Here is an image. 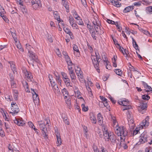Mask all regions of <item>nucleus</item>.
Instances as JSON below:
<instances>
[{
	"label": "nucleus",
	"mask_w": 152,
	"mask_h": 152,
	"mask_svg": "<svg viewBox=\"0 0 152 152\" xmlns=\"http://www.w3.org/2000/svg\"><path fill=\"white\" fill-rule=\"evenodd\" d=\"M50 122V120H48L47 119H45L44 121H38V125L42 130L43 136L44 138H46L48 137L47 127L49 126V123Z\"/></svg>",
	"instance_id": "nucleus-1"
},
{
	"label": "nucleus",
	"mask_w": 152,
	"mask_h": 152,
	"mask_svg": "<svg viewBox=\"0 0 152 152\" xmlns=\"http://www.w3.org/2000/svg\"><path fill=\"white\" fill-rule=\"evenodd\" d=\"M115 132L118 136H120L121 140H123L121 136H123L124 137H125L128 135L127 130L124 126H121L119 127V129H116Z\"/></svg>",
	"instance_id": "nucleus-2"
},
{
	"label": "nucleus",
	"mask_w": 152,
	"mask_h": 152,
	"mask_svg": "<svg viewBox=\"0 0 152 152\" xmlns=\"http://www.w3.org/2000/svg\"><path fill=\"white\" fill-rule=\"evenodd\" d=\"M110 135L109 140H110L111 143L110 144L113 145H115V144H117L119 142V139L113 133H110Z\"/></svg>",
	"instance_id": "nucleus-3"
},
{
	"label": "nucleus",
	"mask_w": 152,
	"mask_h": 152,
	"mask_svg": "<svg viewBox=\"0 0 152 152\" xmlns=\"http://www.w3.org/2000/svg\"><path fill=\"white\" fill-rule=\"evenodd\" d=\"M126 115L129 126H131L132 127H134V121L132 113L130 111L128 110L126 113Z\"/></svg>",
	"instance_id": "nucleus-4"
},
{
	"label": "nucleus",
	"mask_w": 152,
	"mask_h": 152,
	"mask_svg": "<svg viewBox=\"0 0 152 152\" xmlns=\"http://www.w3.org/2000/svg\"><path fill=\"white\" fill-rule=\"evenodd\" d=\"M11 105V108L13 112H10V113H11L13 115H15V114H17L19 111V107L15 102H12Z\"/></svg>",
	"instance_id": "nucleus-5"
},
{
	"label": "nucleus",
	"mask_w": 152,
	"mask_h": 152,
	"mask_svg": "<svg viewBox=\"0 0 152 152\" xmlns=\"http://www.w3.org/2000/svg\"><path fill=\"white\" fill-rule=\"evenodd\" d=\"M29 57H30L31 59L30 60V62L28 61V62L29 64H30V62L32 65L34 66V64L33 63L34 61L37 63H38L39 62L37 56L34 52L33 53H31L29 54Z\"/></svg>",
	"instance_id": "nucleus-6"
},
{
	"label": "nucleus",
	"mask_w": 152,
	"mask_h": 152,
	"mask_svg": "<svg viewBox=\"0 0 152 152\" xmlns=\"http://www.w3.org/2000/svg\"><path fill=\"white\" fill-rule=\"evenodd\" d=\"M91 59L94 68L96 69L97 72L99 73L100 71L99 69V63L100 62L96 61V60L95 59V58L91 57Z\"/></svg>",
	"instance_id": "nucleus-7"
},
{
	"label": "nucleus",
	"mask_w": 152,
	"mask_h": 152,
	"mask_svg": "<svg viewBox=\"0 0 152 152\" xmlns=\"http://www.w3.org/2000/svg\"><path fill=\"white\" fill-rule=\"evenodd\" d=\"M77 68L76 69L75 67V72L76 73L78 77V78L79 79L80 78L82 79L83 76V72L81 71V69L79 67L77 66H76Z\"/></svg>",
	"instance_id": "nucleus-8"
},
{
	"label": "nucleus",
	"mask_w": 152,
	"mask_h": 152,
	"mask_svg": "<svg viewBox=\"0 0 152 152\" xmlns=\"http://www.w3.org/2000/svg\"><path fill=\"white\" fill-rule=\"evenodd\" d=\"M98 122L99 125L103 126L104 124H103V117L101 113H99L97 115Z\"/></svg>",
	"instance_id": "nucleus-9"
},
{
	"label": "nucleus",
	"mask_w": 152,
	"mask_h": 152,
	"mask_svg": "<svg viewBox=\"0 0 152 152\" xmlns=\"http://www.w3.org/2000/svg\"><path fill=\"white\" fill-rule=\"evenodd\" d=\"M143 86L144 88V91L146 93H147L148 94H149L150 93V90L151 89V87L144 81H143Z\"/></svg>",
	"instance_id": "nucleus-10"
},
{
	"label": "nucleus",
	"mask_w": 152,
	"mask_h": 152,
	"mask_svg": "<svg viewBox=\"0 0 152 152\" xmlns=\"http://www.w3.org/2000/svg\"><path fill=\"white\" fill-rule=\"evenodd\" d=\"M14 122L19 126H23L25 124V122L20 119H15L14 120Z\"/></svg>",
	"instance_id": "nucleus-11"
},
{
	"label": "nucleus",
	"mask_w": 152,
	"mask_h": 152,
	"mask_svg": "<svg viewBox=\"0 0 152 152\" xmlns=\"http://www.w3.org/2000/svg\"><path fill=\"white\" fill-rule=\"evenodd\" d=\"M62 1L63 5L65 8L66 12H69V6L68 2L66 0H62Z\"/></svg>",
	"instance_id": "nucleus-12"
},
{
	"label": "nucleus",
	"mask_w": 152,
	"mask_h": 152,
	"mask_svg": "<svg viewBox=\"0 0 152 152\" xmlns=\"http://www.w3.org/2000/svg\"><path fill=\"white\" fill-rule=\"evenodd\" d=\"M149 117L147 116L145 120H143V127L145 128L147 127L149 125Z\"/></svg>",
	"instance_id": "nucleus-13"
},
{
	"label": "nucleus",
	"mask_w": 152,
	"mask_h": 152,
	"mask_svg": "<svg viewBox=\"0 0 152 152\" xmlns=\"http://www.w3.org/2000/svg\"><path fill=\"white\" fill-rule=\"evenodd\" d=\"M26 49L27 50L28 53L29 54L33 53L32 51V50L33 49L32 47L29 44H26Z\"/></svg>",
	"instance_id": "nucleus-14"
},
{
	"label": "nucleus",
	"mask_w": 152,
	"mask_h": 152,
	"mask_svg": "<svg viewBox=\"0 0 152 152\" xmlns=\"http://www.w3.org/2000/svg\"><path fill=\"white\" fill-rule=\"evenodd\" d=\"M134 6H130L126 7L123 10V12L126 13L129 12L132 10L134 9Z\"/></svg>",
	"instance_id": "nucleus-15"
},
{
	"label": "nucleus",
	"mask_w": 152,
	"mask_h": 152,
	"mask_svg": "<svg viewBox=\"0 0 152 152\" xmlns=\"http://www.w3.org/2000/svg\"><path fill=\"white\" fill-rule=\"evenodd\" d=\"M9 63L10 64V67L12 70L13 71L14 74L15 72H16V68L15 67V64L12 61L9 62Z\"/></svg>",
	"instance_id": "nucleus-16"
},
{
	"label": "nucleus",
	"mask_w": 152,
	"mask_h": 152,
	"mask_svg": "<svg viewBox=\"0 0 152 152\" xmlns=\"http://www.w3.org/2000/svg\"><path fill=\"white\" fill-rule=\"evenodd\" d=\"M139 101V104L137 106V108L139 112L141 113L142 114V101L141 100Z\"/></svg>",
	"instance_id": "nucleus-17"
},
{
	"label": "nucleus",
	"mask_w": 152,
	"mask_h": 152,
	"mask_svg": "<svg viewBox=\"0 0 152 152\" xmlns=\"http://www.w3.org/2000/svg\"><path fill=\"white\" fill-rule=\"evenodd\" d=\"M145 12L146 13L148 14H152V6H149L146 8Z\"/></svg>",
	"instance_id": "nucleus-18"
},
{
	"label": "nucleus",
	"mask_w": 152,
	"mask_h": 152,
	"mask_svg": "<svg viewBox=\"0 0 152 152\" xmlns=\"http://www.w3.org/2000/svg\"><path fill=\"white\" fill-rule=\"evenodd\" d=\"M73 49L74 51V54H75V51H76L77 53V54L76 55V56H79L80 55V51L77 46V45H74L73 47Z\"/></svg>",
	"instance_id": "nucleus-19"
},
{
	"label": "nucleus",
	"mask_w": 152,
	"mask_h": 152,
	"mask_svg": "<svg viewBox=\"0 0 152 152\" xmlns=\"http://www.w3.org/2000/svg\"><path fill=\"white\" fill-rule=\"evenodd\" d=\"M63 80L67 87H69L72 86V85H71L70 81L69 78L64 79Z\"/></svg>",
	"instance_id": "nucleus-20"
},
{
	"label": "nucleus",
	"mask_w": 152,
	"mask_h": 152,
	"mask_svg": "<svg viewBox=\"0 0 152 152\" xmlns=\"http://www.w3.org/2000/svg\"><path fill=\"white\" fill-rule=\"evenodd\" d=\"M31 90L33 91V92H32V93L33 94V98L34 100V96H36L35 99L36 100H39V99L38 94L36 93L34 89L31 88Z\"/></svg>",
	"instance_id": "nucleus-21"
},
{
	"label": "nucleus",
	"mask_w": 152,
	"mask_h": 152,
	"mask_svg": "<svg viewBox=\"0 0 152 152\" xmlns=\"http://www.w3.org/2000/svg\"><path fill=\"white\" fill-rule=\"evenodd\" d=\"M104 138L106 141H109V138L108 137H109L110 135V133H109L108 132H104L103 134Z\"/></svg>",
	"instance_id": "nucleus-22"
},
{
	"label": "nucleus",
	"mask_w": 152,
	"mask_h": 152,
	"mask_svg": "<svg viewBox=\"0 0 152 152\" xmlns=\"http://www.w3.org/2000/svg\"><path fill=\"white\" fill-rule=\"evenodd\" d=\"M54 15L55 19H56L58 21H59V23H60L61 21L60 20V16L58 15V13L57 11H55L53 13Z\"/></svg>",
	"instance_id": "nucleus-23"
},
{
	"label": "nucleus",
	"mask_w": 152,
	"mask_h": 152,
	"mask_svg": "<svg viewBox=\"0 0 152 152\" xmlns=\"http://www.w3.org/2000/svg\"><path fill=\"white\" fill-rule=\"evenodd\" d=\"M69 73L71 77V79L72 80H75L76 78V76L73 71H70L69 72Z\"/></svg>",
	"instance_id": "nucleus-24"
},
{
	"label": "nucleus",
	"mask_w": 152,
	"mask_h": 152,
	"mask_svg": "<svg viewBox=\"0 0 152 152\" xmlns=\"http://www.w3.org/2000/svg\"><path fill=\"white\" fill-rule=\"evenodd\" d=\"M55 93L56 94H59L60 93V91L57 85L56 86L52 87Z\"/></svg>",
	"instance_id": "nucleus-25"
},
{
	"label": "nucleus",
	"mask_w": 152,
	"mask_h": 152,
	"mask_svg": "<svg viewBox=\"0 0 152 152\" xmlns=\"http://www.w3.org/2000/svg\"><path fill=\"white\" fill-rule=\"evenodd\" d=\"M21 10L24 14H26L27 12V10L25 6L22 5L20 7Z\"/></svg>",
	"instance_id": "nucleus-26"
},
{
	"label": "nucleus",
	"mask_w": 152,
	"mask_h": 152,
	"mask_svg": "<svg viewBox=\"0 0 152 152\" xmlns=\"http://www.w3.org/2000/svg\"><path fill=\"white\" fill-rule=\"evenodd\" d=\"M33 8L35 10H36L39 7H42V5L41 3H37L32 6Z\"/></svg>",
	"instance_id": "nucleus-27"
},
{
	"label": "nucleus",
	"mask_w": 152,
	"mask_h": 152,
	"mask_svg": "<svg viewBox=\"0 0 152 152\" xmlns=\"http://www.w3.org/2000/svg\"><path fill=\"white\" fill-rule=\"evenodd\" d=\"M132 40L133 45L135 49L137 50L138 49V45L135 40L132 37Z\"/></svg>",
	"instance_id": "nucleus-28"
},
{
	"label": "nucleus",
	"mask_w": 152,
	"mask_h": 152,
	"mask_svg": "<svg viewBox=\"0 0 152 152\" xmlns=\"http://www.w3.org/2000/svg\"><path fill=\"white\" fill-rule=\"evenodd\" d=\"M25 75L27 77V78L30 80H31V79L33 78V76L32 75L31 73L30 72H29L27 71L25 72Z\"/></svg>",
	"instance_id": "nucleus-29"
},
{
	"label": "nucleus",
	"mask_w": 152,
	"mask_h": 152,
	"mask_svg": "<svg viewBox=\"0 0 152 152\" xmlns=\"http://www.w3.org/2000/svg\"><path fill=\"white\" fill-rule=\"evenodd\" d=\"M65 59L68 66H70L72 65L73 64L72 63V61H71L69 57Z\"/></svg>",
	"instance_id": "nucleus-30"
},
{
	"label": "nucleus",
	"mask_w": 152,
	"mask_h": 152,
	"mask_svg": "<svg viewBox=\"0 0 152 152\" xmlns=\"http://www.w3.org/2000/svg\"><path fill=\"white\" fill-rule=\"evenodd\" d=\"M152 2V0H143V4L150 5Z\"/></svg>",
	"instance_id": "nucleus-31"
},
{
	"label": "nucleus",
	"mask_w": 152,
	"mask_h": 152,
	"mask_svg": "<svg viewBox=\"0 0 152 152\" xmlns=\"http://www.w3.org/2000/svg\"><path fill=\"white\" fill-rule=\"evenodd\" d=\"M90 119L93 123L96 124V118L93 115L92 116H90Z\"/></svg>",
	"instance_id": "nucleus-32"
},
{
	"label": "nucleus",
	"mask_w": 152,
	"mask_h": 152,
	"mask_svg": "<svg viewBox=\"0 0 152 152\" xmlns=\"http://www.w3.org/2000/svg\"><path fill=\"white\" fill-rule=\"evenodd\" d=\"M91 36L94 39H96L97 37L95 36L96 33L94 28H93L92 31L91 33Z\"/></svg>",
	"instance_id": "nucleus-33"
},
{
	"label": "nucleus",
	"mask_w": 152,
	"mask_h": 152,
	"mask_svg": "<svg viewBox=\"0 0 152 152\" xmlns=\"http://www.w3.org/2000/svg\"><path fill=\"white\" fill-rule=\"evenodd\" d=\"M115 72L118 75L121 76L122 74L121 70L120 69H116L114 70Z\"/></svg>",
	"instance_id": "nucleus-34"
},
{
	"label": "nucleus",
	"mask_w": 152,
	"mask_h": 152,
	"mask_svg": "<svg viewBox=\"0 0 152 152\" xmlns=\"http://www.w3.org/2000/svg\"><path fill=\"white\" fill-rule=\"evenodd\" d=\"M143 34H145L148 37H152V35L150 34V32L146 30L143 28Z\"/></svg>",
	"instance_id": "nucleus-35"
},
{
	"label": "nucleus",
	"mask_w": 152,
	"mask_h": 152,
	"mask_svg": "<svg viewBox=\"0 0 152 152\" xmlns=\"http://www.w3.org/2000/svg\"><path fill=\"white\" fill-rule=\"evenodd\" d=\"M128 104L129 103L128 102V104H125V105H124V107L123 108V111H124L126 110H128L132 108L131 106L129 105H128Z\"/></svg>",
	"instance_id": "nucleus-36"
},
{
	"label": "nucleus",
	"mask_w": 152,
	"mask_h": 152,
	"mask_svg": "<svg viewBox=\"0 0 152 152\" xmlns=\"http://www.w3.org/2000/svg\"><path fill=\"white\" fill-rule=\"evenodd\" d=\"M142 134H141L139 138L140 139L139 140V141L135 145L136 146H138L140 145L142 143Z\"/></svg>",
	"instance_id": "nucleus-37"
},
{
	"label": "nucleus",
	"mask_w": 152,
	"mask_h": 152,
	"mask_svg": "<svg viewBox=\"0 0 152 152\" xmlns=\"http://www.w3.org/2000/svg\"><path fill=\"white\" fill-rule=\"evenodd\" d=\"M147 103L146 102H144L143 101V113L145 111H146L147 110Z\"/></svg>",
	"instance_id": "nucleus-38"
},
{
	"label": "nucleus",
	"mask_w": 152,
	"mask_h": 152,
	"mask_svg": "<svg viewBox=\"0 0 152 152\" xmlns=\"http://www.w3.org/2000/svg\"><path fill=\"white\" fill-rule=\"evenodd\" d=\"M129 101L128 100H123L121 102H118L119 104L123 106L125 105V104H127L128 102H129Z\"/></svg>",
	"instance_id": "nucleus-39"
},
{
	"label": "nucleus",
	"mask_w": 152,
	"mask_h": 152,
	"mask_svg": "<svg viewBox=\"0 0 152 152\" xmlns=\"http://www.w3.org/2000/svg\"><path fill=\"white\" fill-rule=\"evenodd\" d=\"M61 92L64 96L65 95H69L68 91L65 88H64L61 91Z\"/></svg>",
	"instance_id": "nucleus-40"
},
{
	"label": "nucleus",
	"mask_w": 152,
	"mask_h": 152,
	"mask_svg": "<svg viewBox=\"0 0 152 152\" xmlns=\"http://www.w3.org/2000/svg\"><path fill=\"white\" fill-rule=\"evenodd\" d=\"M82 110L84 112H86L88 111V107H85L84 104H83L81 105Z\"/></svg>",
	"instance_id": "nucleus-41"
},
{
	"label": "nucleus",
	"mask_w": 152,
	"mask_h": 152,
	"mask_svg": "<svg viewBox=\"0 0 152 152\" xmlns=\"http://www.w3.org/2000/svg\"><path fill=\"white\" fill-rule=\"evenodd\" d=\"M4 124L6 130L7 132H10L11 131V129L10 128L9 124L6 122L4 123Z\"/></svg>",
	"instance_id": "nucleus-42"
},
{
	"label": "nucleus",
	"mask_w": 152,
	"mask_h": 152,
	"mask_svg": "<svg viewBox=\"0 0 152 152\" xmlns=\"http://www.w3.org/2000/svg\"><path fill=\"white\" fill-rule=\"evenodd\" d=\"M147 93L143 95V100H148L150 99V96L148 95Z\"/></svg>",
	"instance_id": "nucleus-43"
},
{
	"label": "nucleus",
	"mask_w": 152,
	"mask_h": 152,
	"mask_svg": "<svg viewBox=\"0 0 152 152\" xmlns=\"http://www.w3.org/2000/svg\"><path fill=\"white\" fill-rule=\"evenodd\" d=\"M61 74L62 76L63 80L64 79H65L68 78L67 74L64 72H61Z\"/></svg>",
	"instance_id": "nucleus-44"
},
{
	"label": "nucleus",
	"mask_w": 152,
	"mask_h": 152,
	"mask_svg": "<svg viewBox=\"0 0 152 152\" xmlns=\"http://www.w3.org/2000/svg\"><path fill=\"white\" fill-rule=\"evenodd\" d=\"M58 138H56L57 139V144H58L57 145V146H59L61 144L62 142L61 141V136L60 137H58Z\"/></svg>",
	"instance_id": "nucleus-45"
},
{
	"label": "nucleus",
	"mask_w": 152,
	"mask_h": 152,
	"mask_svg": "<svg viewBox=\"0 0 152 152\" xmlns=\"http://www.w3.org/2000/svg\"><path fill=\"white\" fill-rule=\"evenodd\" d=\"M11 82L12 88H16L17 86V84L14 80L10 81Z\"/></svg>",
	"instance_id": "nucleus-46"
},
{
	"label": "nucleus",
	"mask_w": 152,
	"mask_h": 152,
	"mask_svg": "<svg viewBox=\"0 0 152 152\" xmlns=\"http://www.w3.org/2000/svg\"><path fill=\"white\" fill-rule=\"evenodd\" d=\"M63 29L65 32L68 34H71V31L70 30L69 28H65V27L63 28Z\"/></svg>",
	"instance_id": "nucleus-47"
},
{
	"label": "nucleus",
	"mask_w": 152,
	"mask_h": 152,
	"mask_svg": "<svg viewBox=\"0 0 152 152\" xmlns=\"http://www.w3.org/2000/svg\"><path fill=\"white\" fill-rule=\"evenodd\" d=\"M140 130L139 128H137L135 130H134L133 133L132 134V136H134V135L137 134L139 132H140Z\"/></svg>",
	"instance_id": "nucleus-48"
},
{
	"label": "nucleus",
	"mask_w": 152,
	"mask_h": 152,
	"mask_svg": "<svg viewBox=\"0 0 152 152\" xmlns=\"http://www.w3.org/2000/svg\"><path fill=\"white\" fill-rule=\"evenodd\" d=\"M120 145H121V146L123 147L124 149H126L128 148V146L126 143L122 144V141H121L120 142Z\"/></svg>",
	"instance_id": "nucleus-49"
},
{
	"label": "nucleus",
	"mask_w": 152,
	"mask_h": 152,
	"mask_svg": "<svg viewBox=\"0 0 152 152\" xmlns=\"http://www.w3.org/2000/svg\"><path fill=\"white\" fill-rule=\"evenodd\" d=\"M114 4H113V5L115 6L116 7H120L121 6V4L120 3L117 1H114Z\"/></svg>",
	"instance_id": "nucleus-50"
},
{
	"label": "nucleus",
	"mask_w": 152,
	"mask_h": 152,
	"mask_svg": "<svg viewBox=\"0 0 152 152\" xmlns=\"http://www.w3.org/2000/svg\"><path fill=\"white\" fill-rule=\"evenodd\" d=\"M97 20H95V21H93V24L94 26H97L99 27V28L100 29V27L99 23H98Z\"/></svg>",
	"instance_id": "nucleus-51"
},
{
	"label": "nucleus",
	"mask_w": 152,
	"mask_h": 152,
	"mask_svg": "<svg viewBox=\"0 0 152 152\" xmlns=\"http://www.w3.org/2000/svg\"><path fill=\"white\" fill-rule=\"evenodd\" d=\"M56 81L58 82L59 84L61 85V82L62 81V80L60 78V77L59 76H56Z\"/></svg>",
	"instance_id": "nucleus-52"
},
{
	"label": "nucleus",
	"mask_w": 152,
	"mask_h": 152,
	"mask_svg": "<svg viewBox=\"0 0 152 152\" xmlns=\"http://www.w3.org/2000/svg\"><path fill=\"white\" fill-rule=\"evenodd\" d=\"M74 19L72 16H70L69 17V23L71 25L74 23Z\"/></svg>",
	"instance_id": "nucleus-53"
},
{
	"label": "nucleus",
	"mask_w": 152,
	"mask_h": 152,
	"mask_svg": "<svg viewBox=\"0 0 152 152\" xmlns=\"http://www.w3.org/2000/svg\"><path fill=\"white\" fill-rule=\"evenodd\" d=\"M63 118V121L67 125H69V121L67 117H64V118Z\"/></svg>",
	"instance_id": "nucleus-54"
},
{
	"label": "nucleus",
	"mask_w": 152,
	"mask_h": 152,
	"mask_svg": "<svg viewBox=\"0 0 152 152\" xmlns=\"http://www.w3.org/2000/svg\"><path fill=\"white\" fill-rule=\"evenodd\" d=\"M104 102L103 103L104 104V105L105 107H106V108L108 109V110H110V106L108 105V102H107V100L105 101V102Z\"/></svg>",
	"instance_id": "nucleus-55"
},
{
	"label": "nucleus",
	"mask_w": 152,
	"mask_h": 152,
	"mask_svg": "<svg viewBox=\"0 0 152 152\" xmlns=\"http://www.w3.org/2000/svg\"><path fill=\"white\" fill-rule=\"evenodd\" d=\"M65 102L69 106L71 105V101L70 98H69L67 99L66 100Z\"/></svg>",
	"instance_id": "nucleus-56"
},
{
	"label": "nucleus",
	"mask_w": 152,
	"mask_h": 152,
	"mask_svg": "<svg viewBox=\"0 0 152 152\" xmlns=\"http://www.w3.org/2000/svg\"><path fill=\"white\" fill-rule=\"evenodd\" d=\"M116 24H115V25L116 27L117 28V29H118V31L121 32V30H122V28L120 26H119L118 22H117L116 23Z\"/></svg>",
	"instance_id": "nucleus-57"
},
{
	"label": "nucleus",
	"mask_w": 152,
	"mask_h": 152,
	"mask_svg": "<svg viewBox=\"0 0 152 152\" xmlns=\"http://www.w3.org/2000/svg\"><path fill=\"white\" fill-rule=\"evenodd\" d=\"M8 148L9 151H10L11 152H13V146L11 145L10 144H9L8 146Z\"/></svg>",
	"instance_id": "nucleus-58"
},
{
	"label": "nucleus",
	"mask_w": 152,
	"mask_h": 152,
	"mask_svg": "<svg viewBox=\"0 0 152 152\" xmlns=\"http://www.w3.org/2000/svg\"><path fill=\"white\" fill-rule=\"evenodd\" d=\"M73 16L76 19H78V18H80V17L77 15V12L76 11H75V12H74Z\"/></svg>",
	"instance_id": "nucleus-59"
},
{
	"label": "nucleus",
	"mask_w": 152,
	"mask_h": 152,
	"mask_svg": "<svg viewBox=\"0 0 152 152\" xmlns=\"http://www.w3.org/2000/svg\"><path fill=\"white\" fill-rule=\"evenodd\" d=\"M134 6H139L141 5V1L138 2H135L133 4Z\"/></svg>",
	"instance_id": "nucleus-60"
},
{
	"label": "nucleus",
	"mask_w": 152,
	"mask_h": 152,
	"mask_svg": "<svg viewBox=\"0 0 152 152\" xmlns=\"http://www.w3.org/2000/svg\"><path fill=\"white\" fill-rule=\"evenodd\" d=\"M118 49H119L120 51H121L124 55L125 54V52H124V50L125 49H124L121 46H120V47L118 48Z\"/></svg>",
	"instance_id": "nucleus-61"
},
{
	"label": "nucleus",
	"mask_w": 152,
	"mask_h": 152,
	"mask_svg": "<svg viewBox=\"0 0 152 152\" xmlns=\"http://www.w3.org/2000/svg\"><path fill=\"white\" fill-rule=\"evenodd\" d=\"M107 21L109 24H115V22L113 20H110V19H107Z\"/></svg>",
	"instance_id": "nucleus-62"
},
{
	"label": "nucleus",
	"mask_w": 152,
	"mask_h": 152,
	"mask_svg": "<svg viewBox=\"0 0 152 152\" xmlns=\"http://www.w3.org/2000/svg\"><path fill=\"white\" fill-rule=\"evenodd\" d=\"M62 54L64 56V58H65L69 57L68 55V54L66 52L63 51L62 52Z\"/></svg>",
	"instance_id": "nucleus-63"
},
{
	"label": "nucleus",
	"mask_w": 152,
	"mask_h": 152,
	"mask_svg": "<svg viewBox=\"0 0 152 152\" xmlns=\"http://www.w3.org/2000/svg\"><path fill=\"white\" fill-rule=\"evenodd\" d=\"M145 152H152V149L151 148H147L145 149Z\"/></svg>",
	"instance_id": "nucleus-64"
}]
</instances>
